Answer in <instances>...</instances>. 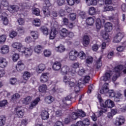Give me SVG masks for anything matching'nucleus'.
<instances>
[{
    "label": "nucleus",
    "instance_id": "1",
    "mask_svg": "<svg viewBox=\"0 0 126 126\" xmlns=\"http://www.w3.org/2000/svg\"><path fill=\"white\" fill-rule=\"evenodd\" d=\"M124 69V66L123 65H119L113 69V71H107L104 75L101 77L100 80L102 81H108L111 79V76L113 74L112 77V81H116L118 77L121 74V71Z\"/></svg>",
    "mask_w": 126,
    "mask_h": 126
},
{
    "label": "nucleus",
    "instance_id": "2",
    "mask_svg": "<svg viewBox=\"0 0 126 126\" xmlns=\"http://www.w3.org/2000/svg\"><path fill=\"white\" fill-rule=\"evenodd\" d=\"M98 97L101 109V110L96 113L97 116L99 117L102 116L104 113H106V112L108 111L107 108L111 109L113 108V107H115V103L111 99H107L106 101L104 102L103 99L101 97H100V94L98 95Z\"/></svg>",
    "mask_w": 126,
    "mask_h": 126
},
{
    "label": "nucleus",
    "instance_id": "3",
    "mask_svg": "<svg viewBox=\"0 0 126 126\" xmlns=\"http://www.w3.org/2000/svg\"><path fill=\"white\" fill-rule=\"evenodd\" d=\"M108 96L109 97H114V101L115 102H120L121 99L123 98V94L121 92L115 93L114 90H109V88H108V83H105L103 85L102 88L100 90V93L101 94H105L108 93Z\"/></svg>",
    "mask_w": 126,
    "mask_h": 126
},
{
    "label": "nucleus",
    "instance_id": "4",
    "mask_svg": "<svg viewBox=\"0 0 126 126\" xmlns=\"http://www.w3.org/2000/svg\"><path fill=\"white\" fill-rule=\"evenodd\" d=\"M30 8V7L26 3H20L19 6L17 5H10L8 9L11 13H14L15 11H18L20 9H27Z\"/></svg>",
    "mask_w": 126,
    "mask_h": 126
},
{
    "label": "nucleus",
    "instance_id": "5",
    "mask_svg": "<svg viewBox=\"0 0 126 126\" xmlns=\"http://www.w3.org/2000/svg\"><path fill=\"white\" fill-rule=\"evenodd\" d=\"M61 71L62 74L65 75L64 76H67L68 77H69L70 76H73V74L75 73V70H72V69L67 65H64L62 67Z\"/></svg>",
    "mask_w": 126,
    "mask_h": 126
},
{
    "label": "nucleus",
    "instance_id": "6",
    "mask_svg": "<svg viewBox=\"0 0 126 126\" xmlns=\"http://www.w3.org/2000/svg\"><path fill=\"white\" fill-rule=\"evenodd\" d=\"M90 80V76H86L85 77H82L81 79H80L78 81V83H76V87H75V91L76 92H78L79 91V86L82 84V83H88L89 81ZM78 89V90H76Z\"/></svg>",
    "mask_w": 126,
    "mask_h": 126
},
{
    "label": "nucleus",
    "instance_id": "7",
    "mask_svg": "<svg viewBox=\"0 0 126 126\" xmlns=\"http://www.w3.org/2000/svg\"><path fill=\"white\" fill-rule=\"evenodd\" d=\"M51 5H52V4L50 2V0H46L43 8V11L45 16H49L51 14L50 10H49V7H50Z\"/></svg>",
    "mask_w": 126,
    "mask_h": 126
},
{
    "label": "nucleus",
    "instance_id": "8",
    "mask_svg": "<svg viewBox=\"0 0 126 126\" xmlns=\"http://www.w3.org/2000/svg\"><path fill=\"white\" fill-rule=\"evenodd\" d=\"M11 47L20 53L24 52V46L20 42H14L12 44Z\"/></svg>",
    "mask_w": 126,
    "mask_h": 126
},
{
    "label": "nucleus",
    "instance_id": "9",
    "mask_svg": "<svg viewBox=\"0 0 126 126\" xmlns=\"http://www.w3.org/2000/svg\"><path fill=\"white\" fill-rule=\"evenodd\" d=\"M24 110L21 109L20 107H17L15 109L14 114L17 118H19V119H22L23 118V116H24Z\"/></svg>",
    "mask_w": 126,
    "mask_h": 126
},
{
    "label": "nucleus",
    "instance_id": "10",
    "mask_svg": "<svg viewBox=\"0 0 126 126\" xmlns=\"http://www.w3.org/2000/svg\"><path fill=\"white\" fill-rule=\"evenodd\" d=\"M22 54H24L26 57H30L32 56V54L33 53V50L32 47L26 48L24 47V52H21Z\"/></svg>",
    "mask_w": 126,
    "mask_h": 126
},
{
    "label": "nucleus",
    "instance_id": "11",
    "mask_svg": "<svg viewBox=\"0 0 126 126\" xmlns=\"http://www.w3.org/2000/svg\"><path fill=\"white\" fill-rule=\"evenodd\" d=\"M68 58L70 61H75L77 59V51L76 50H71L68 54Z\"/></svg>",
    "mask_w": 126,
    "mask_h": 126
},
{
    "label": "nucleus",
    "instance_id": "12",
    "mask_svg": "<svg viewBox=\"0 0 126 126\" xmlns=\"http://www.w3.org/2000/svg\"><path fill=\"white\" fill-rule=\"evenodd\" d=\"M124 36H125V33L124 32H119L114 38L113 42L114 43H119V42H121L122 39L124 38Z\"/></svg>",
    "mask_w": 126,
    "mask_h": 126
},
{
    "label": "nucleus",
    "instance_id": "13",
    "mask_svg": "<svg viewBox=\"0 0 126 126\" xmlns=\"http://www.w3.org/2000/svg\"><path fill=\"white\" fill-rule=\"evenodd\" d=\"M70 79H71V76L68 77L67 76H64L63 78V81L64 83H65V84H66V85L69 84L70 87H73V86H74L75 85V84L74 82H70Z\"/></svg>",
    "mask_w": 126,
    "mask_h": 126
},
{
    "label": "nucleus",
    "instance_id": "14",
    "mask_svg": "<svg viewBox=\"0 0 126 126\" xmlns=\"http://www.w3.org/2000/svg\"><path fill=\"white\" fill-rule=\"evenodd\" d=\"M40 100L41 99H40V97H37L36 98L34 99L31 102L30 106H29V109L30 110H32V109L35 108V107H36V106H37V105H38V104L40 102Z\"/></svg>",
    "mask_w": 126,
    "mask_h": 126
},
{
    "label": "nucleus",
    "instance_id": "15",
    "mask_svg": "<svg viewBox=\"0 0 126 126\" xmlns=\"http://www.w3.org/2000/svg\"><path fill=\"white\" fill-rule=\"evenodd\" d=\"M125 121L126 120H125V118L123 116H120V117L116 118L115 125L117 126H122V125H124V124H125Z\"/></svg>",
    "mask_w": 126,
    "mask_h": 126
},
{
    "label": "nucleus",
    "instance_id": "16",
    "mask_svg": "<svg viewBox=\"0 0 126 126\" xmlns=\"http://www.w3.org/2000/svg\"><path fill=\"white\" fill-rule=\"evenodd\" d=\"M7 64H8V62L6 60V59L3 57H0V67L4 68L7 66Z\"/></svg>",
    "mask_w": 126,
    "mask_h": 126
},
{
    "label": "nucleus",
    "instance_id": "17",
    "mask_svg": "<svg viewBox=\"0 0 126 126\" xmlns=\"http://www.w3.org/2000/svg\"><path fill=\"white\" fill-rule=\"evenodd\" d=\"M16 68L17 71H22L25 68V65H24V63L22 61H18L16 66Z\"/></svg>",
    "mask_w": 126,
    "mask_h": 126
},
{
    "label": "nucleus",
    "instance_id": "18",
    "mask_svg": "<svg viewBox=\"0 0 126 126\" xmlns=\"http://www.w3.org/2000/svg\"><path fill=\"white\" fill-rule=\"evenodd\" d=\"M9 53V46L8 45H3L0 48V54L6 55Z\"/></svg>",
    "mask_w": 126,
    "mask_h": 126
},
{
    "label": "nucleus",
    "instance_id": "19",
    "mask_svg": "<svg viewBox=\"0 0 126 126\" xmlns=\"http://www.w3.org/2000/svg\"><path fill=\"white\" fill-rule=\"evenodd\" d=\"M52 68L54 70H55V71H58V70L62 69V63L59 62H55L53 63Z\"/></svg>",
    "mask_w": 126,
    "mask_h": 126
},
{
    "label": "nucleus",
    "instance_id": "20",
    "mask_svg": "<svg viewBox=\"0 0 126 126\" xmlns=\"http://www.w3.org/2000/svg\"><path fill=\"white\" fill-rule=\"evenodd\" d=\"M49 79V73H43L41 74L40 76V82L44 83L47 82Z\"/></svg>",
    "mask_w": 126,
    "mask_h": 126
},
{
    "label": "nucleus",
    "instance_id": "21",
    "mask_svg": "<svg viewBox=\"0 0 126 126\" xmlns=\"http://www.w3.org/2000/svg\"><path fill=\"white\" fill-rule=\"evenodd\" d=\"M58 33V32L56 29H52L50 33L49 39L50 40H54L57 37Z\"/></svg>",
    "mask_w": 126,
    "mask_h": 126
},
{
    "label": "nucleus",
    "instance_id": "22",
    "mask_svg": "<svg viewBox=\"0 0 126 126\" xmlns=\"http://www.w3.org/2000/svg\"><path fill=\"white\" fill-rule=\"evenodd\" d=\"M30 76H31V74H30V72L25 71L23 75L24 81L22 82V83H26L27 82V80L30 78Z\"/></svg>",
    "mask_w": 126,
    "mask_h": 126
},
{
    "label": "nucleus",
    "instance_id": "23",
    "mask_svg": "<svg viewBox=\"0 0 126 126\" xmlns=\"http://www.w3.org/2000/svg\"><path fill=\"white\" fill-rule=\"evenodd\" d=\"M83 45L85 47H87L90 43V37L88 35H85L83 38Z\"/></svg>",
    "mask_w": 126,
    "mask_h": 126
},
{
    "label": "nucleus",
    "instance_id": "24",
    "mask_svg": "<svg viewBox=\"0 0 126 126\" xmlns=\"http://www.w3.org/2000/svg\"><path fill=\"white\" fill-rule=\"evenodd\" d=\"M68 32V31L65 28H63L60 31V36L61 37V39H63V38H65L66 36H67V33Z\"/></svg>",
    "mask_w": 126,
    "mask_h": 126
},
{
    "label": "nucleus",
    "instance_id": "25",
    "mask_svg": "<svg viewBox=\"0 0 126 126\" xmlns=\"http://www.w3.org/2000/svg\"><path fill=\"white\" fill-rule=\"evenodd\" d=\"M46 68V66L44 64H40L36 68L35 70L37 73H41L42 71H44Z\"/></svg>",
    "mask_w": 126,
    "mask_h": 126
},
{
    "label": "nucleus",
    "instance_id": "26",
    "mask_svg": "<svg viewBox=\"0 0 126 126\" xmlns=\"http://www.w3.org/2000/svg\"><path fill=\"white\" fill-rule=\"evenodd\" d=\"M33 97L32 96H27L25 98L22 99L21 101L23 104H25V105H28L29 103L32 101Z\"/></svg>",
    "mask_w": 126,
    "mask_h": 126
},
{
    "label": "nucleus",
    "instance_id": "27",
    "mask_svg": "<svg viewBox=\"0 0 126 126\" xmlns=\"http://www.w3.org/2000/svg\"><path fill=\"white\" fill-rule=\"evenodd\" d=\"M7 14L6 13H2L1 19L4 25H7L8 24V19H7Z\"/></svg>",
    "mask_w": 126,
    "mask_h": 126
},
{
    "label": "nucleus",
    "instance_id": "28",
    "mask_svg": "<svg viewBox=\"0 0 126 126\" xmlns=\"http://www.w3.org/2000/svg\"><path fill=\"white\" fill-rule=\"evenodd\" d=\"M105 30L106 32H111L113 30L112 24L109 22L106 23L105 25Z\"/></svg>",
    "mask_w": 126,
    "mask_h": 126
},
{
    "label": "nucleus",
    "instance_id": "29",
    "mask_svg": "<svg viewBox=\"0 0 126 126\" xmlns=\"http://www.w3.org/2000/svg\"><path fill=\"white\" fill-rule=\"evenodd\" d=\"M55 50L59 53H63V52L65 51V47H64V46L61 44L56 47Z\"/></svg>",
    "mask_w": 126,
    "mask_h": 126
},
{
    "label": "nucleus",
    "instance_id": "30",
    "mask_svg": "<svg viewBox=\"0 0 126 126\" xmlns=\"http://www.w3.org/2000/svg\"><path fill=\"white\" fill-rule=\"evenodd\" d=\"M32 24L34 26L40 27L41 26V20L37 18L34 19L32 21Z\"/></svg>",
    "mask_w": 126,
    "mask_h": 126
},
{
    "label": "nucleus",
    "instance_id": "31",
    "mask_svg": "<svg viewBox=\"0 0 126 126\" xmlns=\"http://www.w3.org/2000/svg\"><path fill=\"white\" fill-rule=\"evenodd\" d=\"M55 98L52 96H47L45 98V101L47 104H51L54 102Z\"/></svg>",
    "mask_w": 126,
    "mask_h": 126
},
{
    "label": "nucleus",
    "instance_id": "32",
    "mask_svg": "<svg viewBox=\"0 0 126 126\" xmlns=\"http://www.w3.org/2000/svg\"><path fill=\"white\" fill-rule=\"evenodd\" d=\"M77 57H78L80 60H85L86 59V54L83 51L77 52Z\"/></svg>",
    "mask_w": 126,
    "mask_h": 126
},
{
    "label": "nucleus",
    "instance_id": "33",
    "mask_svg": "<svg viewBox=\"0 0 126 126\" xmlns=\"http://www.w3.org/2000/svg\"><path fill=\"white\" fill-rule=\"evenodd\" d=\"M97 0H86L87 5H96L97 4Z\"/></svg>",
    "mask_w": 126,
    "mask_h": 126
},
{
    "label": "nucleus",
    "instance_id": "34",
    "mask_svg": "<svg viewBox=\"0 0 126 126\" xmlns=\"http://www.w3.org/2000/svg\"><path fill=\"white\" fill-rule=\"evenodd\" d=\"M94 21L95 20L93 17H89L86 20L87 24L90 26L93 25V24H94Z\"/></svg>",
    "mask_w": 126,
    "mask_h": 126
},
{
    "label": "nucleus",
    "instance_id": "35",
    "mask_svg": "<svg viewBox=\"0 0 126 126\" xmlns=\"http://www.w3.org/2000/svg\"><path fill=\"white\" fill-rule=\"evenodd\" d=\"M47 86L46 85H42L39 87V92H42V93H46L47 92Z\"/></svg>",
    "mask_w": 126,
    "mask_h": 126
},
{
    "label": "nucleus",
    "instance_id": "36",
    "mask_svg": "<svg viewBox=\"0 0 126 126\" xmlns=\"http://www.w3.org/2000/svg\"><path fill=\"white\" fill-rule=\"evenodd\" d=\"M31 36L32 37L33 39L36 40L39 38V32L37 31H32L31 32Z\"/></svg>",
    "mask_w": 126,
    "mask_h": 126
},
{
    "label": "nucleus",
    "instance_id": "37",
    "mask_svg": "<svg viewBox=\"0 0 126 126\" xmlns=\"http://www.w3.org/2000/svg\"><path fill=\"white\" fill-rule=\"evenodd\" d=\"M41 31L43 35H45V36H48V35H49V29H48V28L42 27L41 28Z\"/></svg>",
    "mask_w": 126,
    "mask_h": 126
},
{
    "label": "nucleus",
    "instance_id": "38",
    "mask_svg": "<svg viewBox=\"0 0 126 126\" xmlns=\"http://www.w3.org/2000/svg\"><path fill=\"white\" fill-rule=\"evenodd\" d=\"M9 82L11 85H15L19 83V80L15 78H11L9 80Z\"/></svg>",
    "mask_w": 126,
    "mask_h": 126
},
{
    "label": "nucleus",
    "instance_id": "39",
    "mask_svg": "<svg viewBox=\"0 0 126 126\" xmlns=\"http://www.w3.org/2000/svg\"><path fill=\"white\" fill-rule=\"evenodd\" d=\"M41 119L42 120H48L49 119V113L47 111H42L41 113Z\"/></svg>",
    "mask_w": 126,
    "mask_h": 126
},
{
    "label": "nucleus",
    "instance_id": "40",
    "mask_svg": "<svg viewBox=\"0 0 126 126\" xmlns=\"http://www.w3.org/2000/svg\"><path fill=\"white\" fill-rule=\"evenodd\" d=\"M6 118L4 116H0V126H3L5 125Z\"/></svg>",
    "mask_w": 126,
    "mask_h": 126
},
{
    "label": "nucleus",
    "instance_id": "41",
    "mask_svg": "<svg viewBox=\"0 0 126 126\" xmlns=\"http://www.w3.org/2000/svg\"><path fill=\"white\" fill-rule=\"evenodd\" d=\"M89 14L90 15H95L96 14V8L94 7H90L89 9Z\"/></svg>",
    "mask_w": 126,
    "mask_h": 126
},
{
    "label": "nucleus",
    "instance_id": "42",
    "mask_svg": "<svg viewBox=\"0 0 126 126\" xmlns=\"http://www.w3.org/2000/svg\"><path fill=\"white\" fill-rule=\"evenodd\" d=\"M43 49V47L40 45H37L35 46L34 51L36 54H40L41 53V51H42Z\"/></svg>",
    "mask_w": 126,
    "mask_h": 126
},
{
    "label": "nucleus",
    "instance_id": "43",
    "mask_svg": "<svg viewBox=\"0 0 126 126\" xmlns=\"http://www.w3.org/2000/svg\"><path fill=\"white\" fill-rule=\"evenodd\" d=\"M12 60L14 63H16L19 60V54L17 53L14 54L12 56Z\"/></svg>",
    "mask_w": 126,
    "mask_h": 126
},
{
    "label": "nucleus",
    "instance_id": "44",
    "mask_svg": "<svg viewBox=\"0 0 126 126\" xmlns=\"http://www.w3.org/2000/svg\"><path fill=\"white\" fill-rule=\"evenodd\" d=\"M95 25L97 30H100V29H101L102 24L101 23V20L100 19H96Z\"/></svg>",
    "mask_w": 126,
    "mask_h": 126
},
{
    "label": "nucleus",
    "instance_id": "45",
    "mask_svg": "<svg viewBox=\"0 0 126 126\" xmlns=\"http://www.w3.org/2000/svg\"><path fill=\"white\" fill-rule=\"evenodd\" d=\"M74 98V96H72V94L69 95L68 96L63 98L62 99V102H63L64 105H65V101H69L71 99Z\"/></svg>",
    "mask_w": 126,
    "mask_h": 126
},
{
    "label": "nucleus",
    "instance_id": "46",
    "mask_svg": "<svg viewBox=\"0 0 126 126\" xmlns=\"http://www.w3.org/2000/svg\"><path fill=\"white\" fill-rule=\"evenodd\" d=\"M32 12L33 14L36 15L37 16H39V15H40V10L39 9V8H32Z\"/></svg>",
    "mask_w": 126,
    "mask_h": 126
},
{
    "label": "nucleus",
    "instance_id": "47",
    "mask_svg": "<svg viewBox=\"0 0 126 126\" xmlns=\"http://www.w3.org/2000/svg\"><path fill=\"white\" fill-rule=\"evenodd\" d=\"M102 37L105 40V42H109L111 41V39L109 37V34H108L107 33L105 32L104 34L102 35Z\"/></svg>",
    "mask_w": 126,
    "mask_h": 126
},
{
    "label": "nucleus",
    "instance_id": "48",
    "mask_svg": "<svg viewBox=\"0 0 126 126\" xmlns=\"http://www.w3.org/2000/svg\"><path fill=\"white\" fill-rule=\"evenodd\" d=\"M20 98V94H15L11 98V101L13 102H15L17 99H19Z\"/></svg>",
    "mask_w": 126,
    "mask_h": 126
},
{
    "label": "nucleus",
    "instance_id": "49",
    "mask_svg": "<svg viewBox=\"0 0 126 126\" xmlns=\"http://www.w3.org/2000/svg\"><path fill=\"white\" fill-rule=\"evenodd\" d=\"M71 118L72 120H76L79 118L78 116V113L73 112L70 115Z\"/></svg>",
    "mask_w": 126,
    "mask_h": 126
},
{
    "label": "nucleus",
    "instance_id": "50",
    "mask_svg": "<svg viewBox=\"0 0 126 126\" xmlns=\"http://www.w3.org/2000/svg\"><path fill=\"white\" fill-rule=\"evenodd\" d=\"M56 2L58 6H62L65 3V0H56Z\"/></svg>",
    "mask_w": 126,
    "mask_h": 126
},
{
    "label": "nucleus",
    "instance_id": "51",
    "mask_svg": "<svg viewBox=\"0 0 126 126\" xmlns=\"http://www.w3.org/2000/svg\"><path fill=\"white\" fill-rule=\"evenodd\" d=\"M78 115L79 118V117H80L81 118H84V117H86V114L85 113V112H84V111L82 110H78Z\"/></svg>",
    "mask_w": 126,
    "mask_h": 126
},
{
    "label": "nucleus",
    "instance_id": "52",
    "mask_svg": "<svg viewBox=\"0 0 126 126\" xmlns=\"http://www.w3.org/2000/svg\"><path fill=\"white\" fill-rule=\"evenodd\" d=\"M17 31L19 34H24L25 30L23 27H19L17 28Z\"/></svg>",
    "mask_w": 126,
    "mask_h": 126
},
{
    "label": "nucleus",
    "instance_id": "53",
    "mask_svg": "<svg viewBox=\"0 0 126 126\" xmlns=\"http://www.w3.org/2000/svg\"><path fill=\"white\" fill-rule=\"evenodd\" d=\"M102 58L100 57L99 59L96 61V66L97 68H99L102 66V61H101V59Z\"/></svg>",
    "mask_w": 126,
    "mask_h": 126
},
{
    "label": "nucleus",
    "instance_id": "54",
    "mask_svg": "<svg viewBox=\"0 0 126 126\" xmlns=\"http://www.w3.org/2000/svg\"><path fill=\"white\" fill-rule=\"evenodd\" d=\"M86 63L88 64H91L93 63V58L91 56H89L86 60Z\"/></svg>",
    "mask_w": 126,
    "mask_h": 126
},
{
    "label": "nucleus",
    "instance_id": "55",
    "mask_svg": "<svg viewBox=\"0 0 126 126\" xmlns=\"http://www.w3.org/2000/svg\"><path fill=\"white\" fill-rule=\"evenodd\" d=\"M82 122L83 126H88L90 125V121H89L88 119L84 120Z\"/></svg>",
    "mask_w": 126,
    "mask_h": 126
},
{
    "label": "nucleus",
    "instance_id": "56",
    "mask_svg": "<svg viewBox=\"0 0 126 126\" xmlns=\"http://www.w3.org/2000/svg\"><path fill=\"white\" fill-rule=\"evenodd\" d=\"M43 54L45 57H50L52 55V52L50 50H45L43 52Z\"/></svg>",
    "mask_w": 126,
    "mask_h": 126
},
{
    "label": "nucleus",
    "instance_id": "57",
    "mask_svg": "<svg viewBox=\"0 0 126 126\" xmlns=\"http://www.w3.org/2000/svg\"><path fill=\"white\" fill-rule=\"evenodd\" d=\"M7 105V100H4L0 101V107L1 108H3Z\"/></svg>",
    "mask_w": 126,
    "mask_h": 126
},
{
    "label": "nucleus",
    "instance_id": "58",
    "mask_svg": "<svg viewBox=\"0 0 126 126\" xmlns=\"http://www.w3.org/2000/svg\"><path fill=\"white\" fill-rule=\"evenodd\" d=\"M1 4L3 6H8L9 5V3H8V1L7 0H1Z\"/></svg>",
    "mask_w": 126,
    "mask_h": 126
},
{
    "label": "nucleus",
    "instance_id": "59",
    "mask_svg": "<svg viewBox=\"0 0 126 126\" xmlns=\"http://www.w3.org/2000/svg\"><path fill=\"white\" fill-rule=\"evenodd\" d=\"M25 42L27 44H30L32 42V37L31 36H27L25 39Z\"/></svg>",
    "mask_w": 126,
    "mask_h": 126
},
{
    "label": "nucleus",
    "instance_id": "60",
    "mask_svg": "<svg viewBox=\"0 0 126 126\" xmlns=\"http://www.w3.org/2000/svg\"><path fill=\"white\" fill-rule=\"evenodd\" d=\"M6 40V35H2L0 36V43H4L5 40Z\"/></svg>",
    "mask_w": 126,
    "mask_h": 126
},
{
    "label": "nucleus",
    "instance_id": "61",
    "mask_svg": "<svg viewBox=\"0 0 126 126\" xmlns=\"http://www.w3.org/2000/svg\"><path fill=\"white\" fill-rule=\"evenodd\" d=\"M78 74L79 75H84L85 74V70L83 67H80Z\"/></svg>",
    "mask_w": 126,
    "mask_h": 126
},
{
    "label": "nucleus",
    "instance_id": "62",
    "mask_svg": "<svg viewBox=\"0 0 126 126\" xmlns=\"http://www.w3.org/2000/svg\"><path fill=\"white\" fill-rule=\"evenodd\" d=\"M17 35V32L15 31H12L9 34V37L10 38H14V37H16Z\"/></svg>",
    "mask_w": 126,
    "mask_h": 126
},
{
    "label": "nucleus",
    "instance_id": "63",
    "mask_svg": "<svg viewBox=\"0 0 126 126\" xmlns=\"http://www.w3.org/2000/svg\"><path fill=\"white\" fill-rule=\"evenodd\" d=\"M63 25H68V19L66 18H63L62 21Z\"/></svg>",
    "mask_w": 126,
    "mask_h": 126
},
{
    "label": "nucleus",
    "instance_id": "64",
    "mask_svg": "<svg viewBox=\"0 0 126 126\" xmlns=\"http://www.w3.org/2000/svg\"><path fill=\"white\" fill-rule=\"evenodd\" d=\"M113 7L112 6H106L104 9V11H110L113 10Z\"/></svg>",
    "mask_w": 126,
    "mask_h": 126
}]
</instances>
